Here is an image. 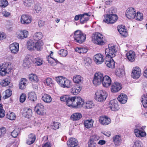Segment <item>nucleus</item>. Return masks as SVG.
<instances>
[{"label": "nucleus", "mask_w": 147, "mask_h": 147, "mask_svg": "<svg viewBox=\"0 0 147 147\" xmlns=\"http://www.w3.org/2000/svg\"><path fill=\"white\" fill-rule=\"evenodd\" d=\"M92 38V40L93 43L99 45H102L107 41L105 36L99 32L94 33Z\"/></svg>", "instance_id": "obj_1"}, {"label": "nucleus", "mask_w": 147, "mask_h": 147, "mask_svg": "<svg viewBox=\"0 0 147 147\" xmlns=\"http://www.w3.org/2000/svg\"><path fill=\"white\" fill-rule=\"evenodd\" d=\"M74 37L76 42L82 43L85 41L86 35L81 31L78 30L74 32Z\"/></svg>", "instance_id": "obj_2"}, {"label": "nucleus", "mask_w": 147, "mask_h": 147, "mask_svg": "<svg viewBox=\"0 0 147 147\" xmlns=\"http://www.w3.org/2000/svg\"><path fill=\"white\" fill-rule=\"evenodd\" d=\"M107 95V93L105 91L98 90L95 94V99L97 101L102 102L106 100Z\"/></svg>", "instance_id": "obj_3"}, {"label": "nucleus", "mask_w": 147, "mask_h": 147, "mask_svg": "<svg viewBox=\"0 0 147 147\" xmlns=\"http://www.w3.org/2000/svg\"><path fill=\"white\" fill-rule=\"evenodd\" d=\"M11 69V63L9 62L3 63L0 67V75L2 76H5Z\"/></svg>", "instance_id": "obj_4"}, {"label": "nucleus", "mask_w": 147, "mask_h": 147, "mask_svg": "<svg viewBox=\"0 0 147 147\" xmlns=\"http://www.w3.org/2000/svg\"><path fill=\"white\" fill-rule=\"evenodd\" d=\"M117 19V16L116 14H107L105 16L103 22L108 24H111L116 22Z\"/></svg>", "instance_id": "obj_5"}, {"label": "nucleus", "mask_w": 147, "mask_h": 147, "mask_svg": "<svg viewBox=\"0 0 147 147\" xmlns=\"http://www.w3.org/2000/svg\"><path fill=\"white\" fill-rule=\"evenodd\" d=\"M115 48V46L114 45L109 46L108 48L105 50L106 57L111 58L115 57L116 53Z\"/></svg>", "instance_id": "obj_6"}, {"label": "nucleus", "mask_w": 147, "mask_h": 147, "mask_svg": "<svg viewBox=\"0 0 147 147\" xmlns=\"http://www.w3.org/2000/svg\"><path fill=\"white\" fill-rule=\"evenodd\" d=\"M103 77L102 73L100 72L96 73L93 79V84L96 86L100 84L101 83Z\"/></svg>", "instance_id": "obj_7"}, {"label": "nucleus", "mask_w": 147, "mask_h": 147, "mask_svg": "<svg viewBox=\"0 0 147 147\" xmlns=\"http://www.w3.org/2000/svg\"><path fill=\"white\" fill-rule=\"evenodd\" d=\"M84 102L83 101L82 98L80 96H74L73 102V108H78L83 106Z\"/></svg>", "instance_id": "obj_8"}, {"label": "nucleus", "mask_w": 147, "mask_h": 147, "mask_svg": "<svg viewBox=\"0 0 147 147\" xmlns=\"http://www.w3.org/2000/svg\"><path fill=\"white\" fill-rule=\"evenodd\" d=\"M141 74V71L140 68L138 67H133L131 73V76L134 79H138Z\"/></svg>", "instance_id": "obj_9"}, {"label": "nucleus", "mask_w": 147, "mask_h": 147, "mask_svg": "<svg viewBox=\"0 0 147 147\" xmlns=\"http://www.w3.org/2000/svg\"><path fill=\"white\" fill-rule=\"evenodd\" d=\"M34 110L37 114L40 115H43L46 113L44 106L41 104L38 103L36 105L35 107Z\"/></svg>", "instance_id": "obj_10"}, {"label": "nucleus", "mask_w": 147, "mask_h": 147, "mask_svg": "<svg viewBox=\"0 0 147 147\" xmlns=\"http://www.w3.org/2000/svg\"><path fill=\"white\" fill-rule=\"evenodd\" d=\"M136 13L135 9L131 7L127 9L126 12V16L129 19H133L136 18Z\"/></svg>", "instance_id": "obj_11"}, {"label": "nucleus", "mask_w": 147, "mask_h": 147, "mask_svg": "<svg viewBox=\"0 0 147 147\" xmlns=\"http://www.w3.org/2000/svg\"><path fill=\"white\" fill-rule=\"evenodd\" d=\"M109 106L110 109L113 111H117L119 109L118 102L116 99L111 100L109 104Z\"/></svg>", "instance_id": "obj_12"}, {"label": "nucleus", "mask_w": 147, "mask_h": 147, "mask_svg": "<svg viewBox=\"0 0 147 147\" xmlns=\"http://www.w3.org/2000/svg\"><path fill=\"white\" fill-rule=\"evenodd\" d=\"M28 34L29 32L26 30H20L17 32L16 37L19 39L22 40L27 38Z\"/></svg>", "instance_id": "obj_13"}, {"label": "nucleus", "mask_w": 147, "mask_h": 147, "mask_svg": "<svg viewBox=\"0 0 147 147\" xmlns=\"http://www.w3.org/2000/svg\"><path fill=\"white\" fill-rule=\"evenodd\" d=\"M9 49L11 53L16 54L18 53L19 50V45L17 42H14L9 45Z\"/></svg>", "instance_id": "obj_14"}, {"label": "nucleus", "mask_w": 147, "mask_h": 147, "mask_svg": "<svg viewBox=\"0 0 147 147\" xmlns=\"http://www.w3.org/2000/svg\"><path fill=\"white\" fill-rule=\"evenodd\" d=\"M20 21L22 24H28L31 22L32 18L29 15L24 14L21 16Z\"/></svg>", "instance_id": "obj_15"}, {"label": "nucleus", "mask_w": 147, "mask_h": 147, "mask_svg": "<svg viewBox=\"0 0 147 147\" xmlns=\"http://www.w3.org/2000/svg\"><path fill=\"white\" fill-rule=\"evenodd\" d=\"M142 130V128L140 127H137L136 129H134V132L136 136L138 137L145 136L146 135V133Z\"/></svg>", "instance_id": "obj_16"}, {"label": "nucleus", "mask_w": 147, "mask_h": 147, "mask_svg": "<svg viewBox=\"0 0 147 147\" xmlns=\"http://www.w3.org/2000/svg\"><path fill=\"white\" fill-rule=\"evenodd\" d=\"M67 144L68 147H79L77 140L72 138H70L68 140Z\"/></svg>", "instance_id": "obj_17"}, {"label": "nucleus", "mask_w": 147, "mask_h": 147, "mask_svg": "<svg viewBox=\"0 0 147 147\" xmlns=\"http://www.w3.org/2000/svg\"><path fill=\"white\" fill-rule=\"evenodd\" d=\"M94 60L96 64H100L104 61L103 55L100 53L96 54L94 57Z\"/></svg>", "instance_id": "obj_18"}, {"label": "nucleus", "mask_w": 147, "mask_h": 147, "mask_svg": "<svg viewBox=\"0 0 147 147\" xmlns=\"http://www.w3.org/2000/svg\"><path fill=\"white\" fill-rule=\"evenodd\" d=\"M101 83L104 87H109L111 84V81L110 78L107 76H105L103 78Z\"/></svg>", "instance_id": "obj_19"}, {"label": "nucleus", "mask_w": 147, "mask_h": 147, "mask_svg": "<svg viewBox=\"0 0 147 147\" xmlns=\"http://www.w3.org/2000/svg\"><path fill=\"white\" fill-rule=\"evenodd\" d=\"M82 88V87L80 85L76 84H74L72 86L71 92L74 95L77 94L81 91Z\"/></svg>", "instance_id": "obj_20"}, {"label": "nucleus", "mask_w": 147, "mask_h": 147, "mask_svg": "<svg viewBox=\"0 0 147 147\" xmlns=\"http://www.w3.org/2000/svg\"><path fill=\"white\" fill-rule=\"evenodd\" d=\"M99 121L100 123L103 125H107L111 122V119L106 116H100V117Z\"/></svg>", "instance_id": "obj_21"}, {"label": "nucleus", "mask_w": 147, "mask_h": 147, "mask_svg": "<svg viewBox=\"0 0 147 147\" xmlns=\"http://www.w3.org/2000/svg\"><path fill=\"white\" fill-rule=\"evenodd\" d=\"M128 60L133 62L135 61L136 57L135 52L132 51H129L126 54Z\"/></svg>", "instance_id": "obj_22"}, {"label": "nucleus", "mask_w": 147, "mask_h": 147, "mask_svg": "<svg viewBox=\"0 0 147 147\" xmlns=\"http://www.w3.org/2000/svg\"><path fill=\"white\" fill-rule=\"evenodd\" d=\"M121 89L120 84L118 82H115L112 86L111 88L112 92H118Z\"/></svg>", "instance_id": "obj_23"}, {"label": "nucleus", "mask_w": 147, "mask_h": 147, "mask_svg": "<svg viewBox=\"0 0 147 147\" xmlns=\"http://www.w3.org/2000/svg\"><path fill=\"white\" fill-rule=\"evenodd\" d=\"M118 30L120 34L122 36L125 37L127 35V30L125 28V26L123 25L119 26L117 27Z\"/></svg>", "instance_id": "obj_24"}, {"label": "nucleus", "mask_w": 147, "mask_h": 147, "mask_svg": "<svg viewBox=\"0 0 147 147\" xmlns=\"http://www.w3.org/2000/svg\"><path fill=\"white\" fill-rule=\"evenodd\" d=\"M108 57L105 58V63L108 67L109 68H113L115 67V62L112 58H109Z\"/></svg>", "instance_id": "obj_25"}, {"label": "nucleus", "mask_w": 147, "mask_h": 147, "mask_svg": "<svg viewBox=\"0 0 147 147\" xmlns=\"http://www.w3.org/2000/svg\"><path fill=\"white\" fill-rule=\"evenodd\" d=\"M36 139L35 135L34 134H31L28 136L27 139L26 143L28 145L32 144L35 141Z\"/></svg>", "instance_id": "obj_26"}, {"label": "nucleus", "mask_w": 147, "mask_h": 147, "mask_svg": "<svg viewBox=\"0 0 147 147\" xmlns=\"http://www.w3.org/2000/svg\"><path fill=\"white\" fill-rule=\"evenodd\" d=\"M117 99L121 103L125 104L127 102V97L125 94H121L118 96Z\"/></svg>", "instance_id": "obj_27"}, {"label": "nucleus", "mask_w": 147, "mask_h": 147, "mask_svg": "<svg viewBox=\"0 0 147 147\" xmlns=\"http://www.w3.org/2000/svg\"><path fill=\"white\" fill-rule=\"evenodd\" d=\"M82 117V115L79 113H75L73 114L70 116L71 119L73 121H78Z\"/></svg>", "instance_id": "obj_28"}, {"label": "nucleus", "mask_w": 147, "mask_h": 147, "mask_svg": "<svg viewBox=\"0 0 147 147\" xmlns=\"http://www.w3.org/2000/svg\"><path fill=\"white\" fill-rule=\"evenodd\" d=\"M94 106V104L92 101H87L84 102L83 107L85 109H90Z\"/></svg>", "instance_id": "obj_29"}, {"label": "nucleus", "mask_w": 147, "mask_h": 147, "mask_svg": "<svg viewBox=\"0 0 147 147\" xmlns=\"http://www.w3.org/2000/svg\"><path fill=\"white\" fill-rule=\"evenodd\" d=\"M90 15L88 13H85L81 15L80 21L82 24H84L87 22L89 19V16Z\"/></svg>", "instance_id": "obj_30"}, {"label": "nucleus", "mask_w": 147, "mask_h": 147, "mask_svg": "<svg viewBox=\"0 0 147 147\" xmlns=\"http://www.w3.org/2000/svg\"><path fill=\"white\" fill-rule=\"evenodd\" d=\"M27 48L29 50H35V41L32 39L28 41L27 42Z\"/></svg>", "instance_id": "obj_31"}, {"label": "nucleus", "mask_w": 147, "mask_h": 147, "mask_svg": "<svg viewBox=\"0 0 147 147\" xmlns=\"http://www.w3.org/2000/svg\"><path fill=\"white\" fill-rule=\"evenodd\" d=\"M42 36V34L41 32H37L34 33L32 40L34 41H40V40L41 39Z\"/></svg>", "instance_id": "obj_32"}, {"label": "nucleus", "mask_w": 147, "mask_h": 147, "mask_svg": "<svg viewBox=\"0 0 147 147\" xmlns=\"http://www.w3.org/2000/svg\"><path fill=\"white\" fill-rule=\"evenodd\" d=\"M114 143L115 146H119L121 144L122 140L121 137L119 135H116L113 138Z\"/></svg>", "instance_id": "obj_33"}, {"label": "nucleus", "mask_w": 147, "mask_h": 147, "mask_svg": "<svg viewBox=\"0 0 147 147\" xmlns=\"http://www.w3.org/2000/svg\"><path fill=\"white\" fill-rule=\"evenodd\" d=\"M83 78L80 75H75L73 77V80L75 83L80 84L82 83Z\"/></svg>", "instance_id": "obj_34"}, {"label": "nucleus", "mask_w": 147, "mask_h": 147, "mask_svg": "<svg viewBox=\"0 0 147 147\" xmlns=\"http://www.w3.org/2000/svg\"><path fill=\"white\" fill-rule=\"evenodd\" d=\"M93 123V120L91 119H90L84 121V125L86 128H90L92 127Z\"/></svg>", "instance_id": "obj_35"}, {"label": "nucleus", "mask_w": 147, "mask_h": 147, "mask_svg": "<svg viewBox=\"0 0 147 147\" xmlns=\"http://www.w3.org/2000/svg\"><path fill=\"white\" fill-rule=\"evenodd\" d=\"M28 83V81L25 78H21L19 83L20 88L21 89H24Z\"/></svg>", "instance_id": "obj_36"}, {"label": "nucleus", "mask_w": 147, "mask_h": 147, "mask_svg": "<svg viewBox=\"0 0 147 147\" xmlns=\"http://www.w3.org/2000/svg\"><path fill=\"white\" fill-rule=\"evenodd\" d=\"M42 100L47 103H50L52 101V99L51 96L47 94H44L42 97Z\"/></svg>", "instance_id": "obj_37"}, {"label": "nucleus", "mask_w": 147, "mask_h": 147, "mask_svg": "<svg viewBox=\"0 0 147 147\" xmlns=\"http://www.w3.org/2000/svg\"><path fill=\"white\" fill-rule=\"evenodd\" d=\"M32 112L31 109L29 108H26L24 110L23 112V115L26 117L29 118L32 115Z\"/></svg>", "instance_id": "obj_38"}, {"label": "nucleus", "mask_w": 147, "mask_h": 147, "mask_svg": "<svg viewBox=\"0 0 147 147\" xmlns=\"http://www.w3.org/2000/svg\"><path fill=\"white\" fill-rule=\"evenodd\" d=\"M43 42L42 41H35V50H41L42 49Z\"/></svg>", "instance_id": "obj_39"}, {"label": "nucleus", "mask_w": 147, "mask_h": 147, "mask_svg": "<svg viewBox=\"0 0 147 147\" xmlns=\"http://www.w3.org/2000/svg\"><path fill=\"white\" fill-rule=\"evenodd\" d=\"M29 79L32 82H37L38 81L39 79L37 76L33 74H30L28 76Z\"/></svg>", "instance_id": "obj_40"}, {"label": "nucleus", "mask_w": 147, "mask_h": 147, "mask_svg": "<svg viewBox=\"0 0 147 147\" xmlns=\"http://www.w3.org/2000/svg\"><path fill=\"white\" fill-rule=\"evenodd\" d=\"M47 59L48 63L52 65H55L56 63L58 62L57 59H55L53 57L47 56Z\"/></svg>", "instance_id": "obj_41"}, {"label": "nucleus", "mask_w": 147, "mask_h": 147, "mask_svg": "<svg viewBox=\"0 0 147 147\" xmlns=\"http://www.w3.org/2000/svg\"><path fill=\"white\" fill-rule=\"evenodd\" d=\"M74 96L72 97H68L66 101V105L69 107L73 108V102L74 101Z\"/></svg>", "instance_id": "obj_42"}, {"label": "nucleus", "mask_w": 147, "mask_h": 147, "mask_svg": "<svg viewBox=\"0 0 147 147\" xmlns=\"http://www.w3.org/2000/svg\"><path fill=\"white\" fill-rule=\"evenodd\" d=\"M31 63L29 58L26 56L24 60L23 65L25 68H28L29 67Z\"/></svg>", "instance_id": "obj_43"}, {"label": "nucleus", "mask_w": 147, "mask_h": 147, "mask_svg": "<svg viewBox=\"0 0 147 147\" xmlns=\"http://www.w3.org/2000/svg\"><path fill=\"white\" fill-rule=\"evenodd\" d=\"M71 81L65 78L61 87L63 88H69L71 86Z\"/></svg>", "instance_id": "obj_44"}, {"label": "nucleus", "mask_w": 147, "mask_h": 147, "mask_svg": "<svg viewBox=\"0 0 147 147\" xmlns=\"http://www.w3.org/2000/svg\"><path fill=\"white\" fill-rule=\"evenodd\" d=\"M65 78L62 76H59L56 77V80L58 84L61 86L63 84V83L64 81Z\"/></svg>", "instance_id": "obj_45"}, {"label": "nucleus", "mask_w": 147, "mask_h": 147, "mask_svg": "<svg viewBox=\"0 0 147 147\" xmlns=\"http://www.w3.org/2000/svg\"><path fill=\"white\" fill-rule=\"evenodd\" d=\"M43 60L42 59L37 58L33 59V62L36 65L40 66L43 64Z\"/></svg>", "instance_id": "obj_46"}, {"label": "nucleus", "mask_w": 147, "mask_h": 147, "mask_svg": "<svg viewBox=\"0 0 147 147\" xmlns=\"http://www.w3.org/2000/svg\"><path fill=\"white\" fill-rule=\"evenodd\" d=\"M28 98L31 101H35L36 100L37 96L36 94L34 92H29L28 94Z\"/></svg>", "instance_id": "obj_47"}, {"label": "nucleus", "mask_w": 147, "mask_h": 147, "mask_svg": "<svg viewBox=\"0 0 147 147\" xmlns=\"http://www.w3.org/2000/svg\"><path fill=\"white\" fill-rule=\"evenodd\" d=\"M10 82V79L8 78H6L1 81L0 84L3 86L5 87L8 85Z\"/></svg>", "instance_id": "obj_48"}, {"label": "nucleus", "mask_w": 147, "mask_h": 147, "mask_svg": "<svg viewBox=\"0 0 147 147\" xmlns=\"http://www.w3.org/2000/svg\"><path fill=\"white\" fill-rule=\"evenodd\" d=\"M124 74V70L122 69H117L115 72L116 75L119 77H122Z\"/></svg>", "instance_id": "obj_49"}, {"label": "nucleus", "mask_w": 147, "mask_h": 147, "mask_svg": "<svg viewBox=\"0 0 147 147\" xmlns=\"http://www.w3.org/2000/svg\"><path fill=\"white\" fill-rule=\"evenodd\" d=\"M7 117L11 120H15L16 118L15 114L13 112H9L7 115Z\"/></svg>", "instance_id": "obj_50"}, {"label": "nucleus", "mask_w": 147, "mask_h": 147, "mask_svg": "<svg viewBox=\"0 0 147 147\" xmlns=\"http://www.w3.org/2000/svg\"><path fill=\"white\" fill-rule=\"evenodd\" d=\"M58 53L60 55L63 57H65L68 54L67 51L64 49H61L58 52Z\"/></svg>", "instance_id": "obj_51"}, {"label": "nucleus", "mask_w": 147, "mask_h": 147, "mask_svg": "<svg viewBox=\"0 0 147 147\" xmlns=\"http://www.w3.org/2000/svg\"><path fill=\"white\" fill-rule=\"evenodd\" d=\"M53 82V80L52 78H48L45 79L44 82V83L46 86H50L52 84Z\"/></svg>", "instance_id": "obj_52"}, {"label": "nucleus", "mask_w": 147, "mask_h": 147, "mask_svg": "<svg viewBox=\"0 0 147 147\" xmlns=\"http://www.w3.org/2000/svg\"><path fill=\"white\" fill-rule=\"evenodd\" d=\"M92 60L89 57H85L84 59L83 63L86 65L88 66L92 62Z\"/></svg>", "instance_id": "obj_53"}, {"label": "nucleus", "mask_w": 147, "mask_h": 147, "mask_svg": "<svg viewBox=\"0 0 147 147\" xmlns=\"http://www.w3.org/2000/svg\"><path fill=\"white\" fill-rule=\"evenodd\" d=\"M24 5L27 7L30 6L34 1V0H23Z\"/></svg>", "instance_id": "obj_54"}, {"label": "nucleus", "mask_w": 147, "mask_h": 147, "mask_svg": "<svg viewBox=\"0 0 147 147\" xmlns=\"http://www.w3.org/2000/svg\"><path fill=\"white\" fill-rule=\"evenodd\" d=\"M20 129L19 128L15 129L11 133V135L13 138H16L18 134L20 132Z\"/></svg>", "instance_id": "obj_55"}, {"label": "nucleus", "mask_w": 147, "mask_h": 147, "mask_svg": "<svg viewBox=\"0 0 147 147\" xmlns=\"http://www.w3.org/2000/svg\"><path fill=\"white\" fill-rule=\"evenodd\" d=\"M52 125L53 129L56 130L59 128L60 126V124L58 122H54Z\"/></svg>", "instance_id": "obj_56"}, {"label": "nucleus", "mask_w": 147, "mask_h": 147, "mask_svg": "<svg viewBox=\"0 0 147 147\" xmlns=\"http://www.w3.org/2000/svg\"><path fill=\"white\" fill-rule=\"evenodd\" d=\"M143 144L140 141L136 140L134 142L133 146V147H142Z\"/></svg>", "instance_id": "obj_57"}, {"label": "nucleus", "mask_w": 147, "mask_h": 147, "mask_svg": "<svg viewBox=\"0 0 147 147\" xmlns=\"http://www.w3.org/2000/svg\"><path fill=\"white\" fill-rule=\"evenodd\" d=\"M12 94V91L9 89L7 90L5 92L4 98L5 99L9 97Z\"/></svg>", "instance_id": "obj_58"}, {"label": "nucleus", "mask_w": 147, "mask_h": 147, "mask_svg": "<svg viewBox=\"0 0 147 147\" xmlns=\"http://www.w3.org/2000/svg\"><path fill=\"white\" fill-rule=\"evenodd\" d=\"M8 4V2L6 0H1L0 2V6L2 7H6Z\"/></svg>", "instance_id": "obj_59"}, {"label": "nucleus", "mask_w": 147, "mask_h": 147, "mask_svg": "<svg viewBox=\"0 0 147 147\" xmlns=\"http://www.w3.org/2000/svg\"><path fill=\"white\" fill-rule=\"evenodd\" d=\"M3 105L2 104H0V118L3 117L5 115V111L3 109Z\"/></svg>", "instance_id": "obj_60"}, {"label": "nucleus", "mask_w": 147, "mask_h": 147, "mask_svg": "<svg viewBox=\"0 0 147 147\" xmlns=\"http://www.w3.org/2000/svg\"><path fill=\"white\" fill-rule=\"evenodd\" d=\"M6 132L5 128L2 127L0 128V136L2 137L4 136Z\"/></svg>", "instance_id": "obj_61"}, {"label": "nucleus", "mask_w": 147, "mask_h": 147, "mask_svg": "<svg viewBox=\"0 0 147 147\" xmlns=\"http://www.w3.org/2000/svg\"><path fill=\"white\" fill-rule=\"evenodd\" d=\"M100 138L99 136L96 134H94L92 135L90 138V140L94 141H96L98 140Z\"/></svg>", "instance_id": "obj_62"}, {"label": "nucleus", "mask_w": 147, "mask_h": 147, "mask_svg": "<svg viewBox=\"0 0 147 147\" xmlns=\"http://www.w3.org/2000/svg\"><path fill=\"white\" fill-rule=\"evenodd\" d=\"M34 9L36 13H38L41 10L42 8L40 5H36L34 7Z\"/></svg>", "instance_id": "obj_63"}, {"label": "nucleus", "mask_w": 147, "mask_h": 147, "mask_svg": "<svg viewBox=\"0 0 147 147\" xmlns=\"http://www.w3.org/2000/svg\"><path fill=\"white\" fill-rule=\"evenodd\" d=\"M26 94L24 93H22L20 97V102H23L26 99Z\"/></svg>", "instance_id": "obj_64"}]
</instances>
